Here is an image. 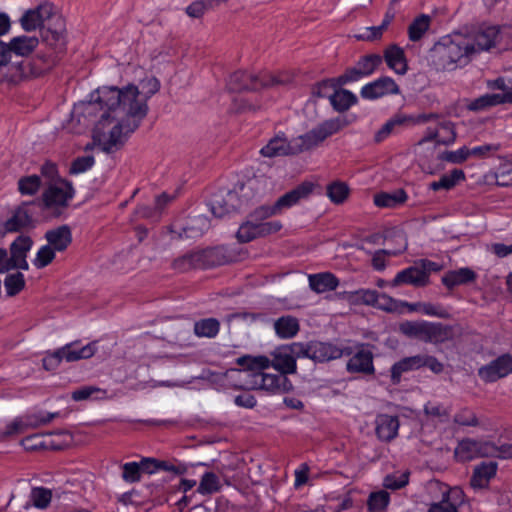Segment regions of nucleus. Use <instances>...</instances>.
Segmentation results:
<instances>
[{"mask_svg": "<svg viewBox=\"0 0 512 512\" xmlns=\"http://www.w3.org/2000/svg\"><path fill=\"white\" fill-rule=\"evenodd\" d=\"M37 201H24L10 211L9 217L1 223L3 234L22 232L36 227L34 207Z\"/></svg>", "mask_w": 512, "mask_h": 512, "instance_id": "nucleus-10", "label": "nucleus"}, {"mask_svg": "<svg viewBox=\"0 0 512 512\" xmlns=\"http://www.w3.org/2000/svg\"><path fill=\"white\" fill-rule=\"evenodd\" d=\"M173 268L184 272L192 268H204L201 251L187 253L173 261Z\"/></svg>", "mask_w": 512, "mask_h": 512, "instance_id": "nucleus-40", "label": "nucleus"}, {"mask_svg": "<svg viewBox=\"0 0 512 512\" xmlns=\"http://www.w3.org/2000/svg\"><path fill=\"white\" fill-rule=\"evenodd\" d=\"M52 499V491L44 487H35L31 490L30 500L36 508L46 509Z\"/></svg>", "mask_w": 512, "mask_h": 512, "instance_id": "nucleus-52", "label": "nucleus"}, {"mask_svg": "<svg viewBox=\"0 0 512 512\" xmlns=\"http://www.w3.org/2000/svg\"><path fill=\"white\" fill-rule=\"evenodd\" d=\"M463 36L472 47V56L482 51H489L491 48L507 50L512 47V29L510 28L483 24Z\"/></svg>", "mask_w": 512, "mask_h": 512, "instance_id": "nucleus-6", "label": "nucleus"}, {"mask_svg": "<svg viewBox=\"0 0 512 512\" xmlns=\"http://www.w3.org/2000/svg\"><path fill=\"white\" fill-rule=\"evenodd\" d=\"M422 368V354L405 357L391 367V382L399 384L403 373Z\"/></svg>", "mask_w": 512, "mask_h": 512, "instance_id": "nucleus-27", "label": "nucleus"}, {"mask_svg": "<svg viewBox=\"0 0 512 512\" xmlns=\"http://www.w3.org/2000/svg\"><path fill=\"white\" fill-rule=\"evenodd\" d=\"M95 163V159L92 155L77 157L71 163L69 173L80 174L91 169Z\"/></svg>", "mask_w": 512, "mask_h": 512, "instance_id": "nucleus-59", "label": "nucleus"}, {"mask_svg": "<svg viewBox=\"0 0 512 512\" xmlns=\"http://www.w3.org/2000/svg\"><path fill=\"white\" fill-rule=\"evenodd\" d=\"M336 86H339L336 83L335 79H325L318 83H315L311 87V95L314 98H324L328 97L332 94L331 92H334Z\"/></svg>", "mask_w": 512, "mask_h": 512, "instance_id": "nucleus-53", "label": "nucleus"}, {"mask_svg": "<svg viewBox=\"0 0 512 512\" xmlns=\"http://www.w3.org/2000/svg\"><path fill=\"white\" fill-rule=\"evenodd\" d=\"M12 54L21 57H28L39 45L37 37L20 35L10 39L8 42Z\"/></svg>", "mask_w": 512, "mask_h": 512, "instance_id": "nucleus-30", "label": "nucleus"}, {"mask_svg": "<svg viewBox=\"0 0 512 512\" xmlns=\"http://www.w3.org/2000/svg\"><path fill=\"white\" fill-rule=\"evenodd\" d=\"M412 123H414V119L412 116L401 113L395 114L375 133L374 140L376 143H380L383 140H385L390 134L395 133L400 128Z\"/></svg>", "mask_w": 512, "mask_h": 512, "instance_id": "nucleus-25", "label": "nucleus"}, {"mask_svg": "<svg viewBox=\"0 0 512 512\" xmlns=\"http://www.w3.org/2000/svg\"><path fill=\"white\" fill-rule=\"evenodd\" d=\"M323 141L324 139L322 138L321 134L319 133V130L316 127L309 131L308 133L301 135L293 140L294 152L295 154H298L303 151L310 150L319 145Z\"/></svg>", "mask_w": 512, "mask_h": 512, "instance_id": "nucleus-36", "label": "nucleus"}, {"mask_svg": "<svg viewBox=\"0 0 512 512\" xmlns=\"http://www.w3.org/2000/svg\"><path fill=\"white\" fill-rule=\"evenodd\" d=\"M77 345L78 341H74L53 352H47L42 360L43 368L47 371H53L59 367L63 360L75 362L81 359H89L97 351V341L90 342L81 348H78Z\"/></svg>", "mask_w": 512, "mask_h": 512, "instance_id": "nucleus-8", "label": "nucleus"}, {"mask_svg": "<svg viewBox=\"0 0 512 512\" xmlns=\"http://www.w3.org/2000/svg\"><path fill=\"white\" fill-rule=\"evenodd\" d=\"M476 279V273L470 268H460L458 270L448 271L442 277V283L452 289L458 285H465Z\"/></svg>", "mask_w": 512, "mask_h": 512, "instance_id": "nucleus-32", "label": "nucleus"}, {"mask_svg": "<svg viewBox=\"0 0 512 512\" xmlns=\"http://www.w3.org/2000/svg\"><path fill=\"white\" fill-rule=\"evenodd\" d=\"M56 252L57 251L48 244L42 246L36 254V258L34 259V265L38 269H42L48 266L55 259Z\"/></svg>", "mask_w": 512, "mask_h": 512, "instance_id": "nucleus-55", "label": "nucleus"}, {"mask_svg": "<svg viewBox=\"0 0 512 512\" xmlns=\"http://www.w3.org/2000/svg\"><path fill=\"white\" fill-rule=\"evenodd\" d=\"M383 60L390 69L399 75H404L408 70L404 50L397 44H390L385 48L382 56Z\"/></svg>", "mask_w": 512, "mask_h": 512, "instance_id": "nucleus-21", "label": "nucleus"}, {"mask_svg": "<svg viewBox=\"0 0 512 512\" xmlns=\"http://www.w3.org/2000/svg\"><path fill=\"white\" fill-rule=\"evenodd\" d=\"M385 31L386 30L381 25L371 26V27L364 28L361 31V33L357 34L355 37L361 41L373 42V41L380 40Z\"/></svg>", "mask_w": 512, "mask_h": 512, "instance_id": "nucleus-62", "label": "nucleus"}, {"mask_svg": "<svg viewBox=\"0 0 512 512\" xmlns=\"http://www.w3.org/2000/svg\"><path fill=\"white\" fill-rule=\"evenodd\" d=\"M139 462H128L122 465V479L127 483H136L141 480Z\"/></svg>", "mask_w": 512, "mask_h": 512, "instance_id": "nucleus-56", "label": "nucleus"}, {"mask_svg": "<svg viewBox=\"0 0 512 512\" xmlns=\"http://www.w3.org/2000/svg\"><path fill=\"white\" fill-rule=\"evenodd\" d=\"M344 350L331 343L310 341V359L323 363L341 358Z\"/></svg>", "mask_w": 512, "mask_h": 512, "instance_id": "nucleus-18", "label": "nucleus"}, {"mask_svg": "<svg viewBox=\"0 0 512 512\" xmlns=\"http://www.w3.org/2000/svg\"><path fill=\"white\" fill-rule=\"evenodd\" d=\"M202 263L204 268L220 266L230 261L225 254L223 247H215L201 251Z\"/></svg>", "mask_w": 512, "mask_h": 512, "instance_id": "nucleus-39", "label": "nucleus"}, {"mask_svg": "<svg viewBox=\"0 0 512 512\" xmlns=\"http://www.w3.org/2000/svg\"><path fill=\"white\" fill-rule=\"evenodd\" d=\"M497 463H482L475 467L470 484L473 488H484L488 485L491 478L496 475Z\"/></svg>", "mask_w": 512, "mask_h": 512, "instance_id": "nucleus-31", "label": "nucleus"}, {"mask_svg": "<svg viewBox=\"0 0 512 512\" xmlns=\"http://www.w3.org/2000/svg\"><path fill=\"white\" fill-rule=\"evenodd\" d=\"M431 18L426 14L416 17L408 27L409 39L419 41L430 27Z\"/></svg>", "mask_w": 512, "mask_h": 512, "instance_id": "nucleus-42", "label": "nucleus"}, {"mask_svg": "<svg viewBox=\"0 0 512 512\" xmlns=\"http://www.w3.org/2000/svg\"><path fill=\"white\" fill-rule=\"evenodd\" d=\"M293 81V74L287 71L277 74L269 72L252 74L239 70L230 75L227 88L230 92L259 91L261 89L287 87Z\"/></svg>", "mask_w": 512, "mask_h": 512, "instance_id": "nucleus-5", "label": "nucleus"}, {"mask_svg": "<svg viewBox=\"0 0 512 512\" xmlns=\"http://www.w3.org/2000/svg\"><path fill=\"white\" fill-rule=\"evenodd\" d=\"M471 155L470 149L462 147L456 151H445L440 159L454 164H461Z\"/></svg>", "mask_w": 512, "mask_h": 512, "instance_id": "nucleus-60", "label": "nucleus"}, {"mask_svg": "<svg viewBox=\"0 0 512 512\" xmlns=\"http://www.w3.org/2000/svg\"><path fill=\"white\" fill-rule=\"evenodd\" d=\"M273 359L270 360V366L283 376L296 373V361L291 354L286 350L284 345L275 349L272 353Z\"/></svg>", "mask_w": 512, "mask_h": 512, "instance_id": "nucleus-22", "label": "nucleus"}, {"mask_svg": "<svg viewBox=\"0 0 512 512\" xmlns=\"http://www.w3.org/2000/svg\"><path fill=\"white\" fill-rule=\"evenodd\" d=\"M382 64V56L379 54H367L362 56L355 66L366 77L370 76Z\"/></svg>", "mask_w": 512, "mask_h": 512, "instance_id": "nucleus-45", "label": "nucleus"}, {"mask_svg": "<svg viewBox=\"0 0 512 512\" xmlns=\"http://www.w3.org/2000/svg\"><path fill=\"white\" fill-rule=\"evenodd\" d=\"M59 182L50 183L41 196L43 208L50 210L54 217L63 214L75 195V189L70 181L60 179Z\"/></svg>", "mask_w": 512, "mask_h": 512, "instance_id": "nucleus-9", "label": "nucleus"}, {"mask_svg": "<svg viewBox=\"0 0 512 512\" xmlns=\"http://www.w3.org/2000/svg\"><path fill=\"white\" fill-rule=\"evenodd\" d=\"M399 421L397 416L380 415L376 419V434L382 441L389 442L397 436Z\"/></svg>", "mask_w": 512, "mask_h": 512, "instance_id": "nucleus-26", "label": "nucleus"}, {"mask_svg": "<svg viewBox=\"0 0 512 512\" xmlns=\"http://www.w3.org/2000/svg\"><path fill=\"white\" fill-rule=\"evenodd\" d=\"M276 335L281 339H291L300 330V324L296 317L291 315L282 316L273 324Z\"/></svg>", "mask_w": 512, "mask_h": 512, "instance_id": "nucleus-29", "label": "nucleus"}, {"mask_svg": "<svg viewBox=\"0 0 512 512\" xmlns=\"http://www.w3.org/2000/svg\"><path fill=\"white\" fill-rule=\"evenodd\" d=\"M4 286L7 296L13 297L19 294L25 287L24 275L21 272H16L6 276Z\"/></svg>", "mask_w": 512, "mask_h": 512, "instance_id": "nucleus-46", "label": "nucleus"}, {"mask_svg": "<svg viewBox=\"0 0 512 512\" xmlns=\"http://www.w3.org/2000/svg\"><path fill=\"white\" fill-rule=\"evenodd\" d=\"M264 157H276L285 155H294L293 141L288 142L284 136L277 135L269 140V142L260 150Z\"/></svg>", "mask_w": 512, "mask_h": 512, "instance_id": "nucleus-24", "label": "nucleus"}, {"mask_svg": "<svg viewBox=\"0 0 512 512\" xmlns=\"http://www.w3.org/2000/svg\"><path fill=\"white\" fill-rule=\"evenodd\" d=\"M329 100L336 111L344 112L357 102V97L349 90L335 89L329 96Z\"/></svg>", "mask_w": 512, "mask_h": 512, "instance_id": "nucleus-35", "label": "nucleus"}, {"mask_svg": "<svg viewBox=\"0 0 512 512\" xmlns=\"http://www.w3.org/2000/svg\"><path fill=\"white\" fill-rule=\"evenodd\" d=\"M363 77H366L362 72L354 65L353 67H350L346 69V71L336 78V83L339 86L345 85L350 82H355Z\"/></svg>", "mask_w": 512, "mask_h": 512, "instance_id": "nucleus-64", "label": "nucleus"}, {"mask_svg": "<svg viewBox=\"0 0 512 512\" xmlns=\"http://www.w3.org/2000/svg\"><path fill=\"white\" fill-rule=\"evenodd\" d=\"M407 200V194L403 189L392 193L381 192L374 195V204L378 207L395 208Z\"/></svg>", "mask_w": 512, "mask_h": 512, "instance_id": "nucleus-33", "label": "nucleus"}, {"mask_svg": "<svg viewBox=\"0 0 512 512\" xmlns=\"http://www.w3.org/2000/svg\"><path fill=\"white\" fill-rule=\"evenodd\" d=\"M62 25L56 30L43 32V44L47 52L40 51L31 60L11 63L12 51L8 42L0 40V82L17 84L28 77H38L55 67L65 54V41L61 33Z\"/></svg>", "mask_w": 512, "mask_h": 512, "instance_id": "nucleus-2", "label": "nucleus"}, {"mask_svg": "<svg viewBox=\"0 0 512 512\" xmlns=\"http://www.w3.org/2000/svg\"><path fill=\"white\" fill-rule=\"evenodd\" d=\"M222 3V0H198L186 8V13L192 18H200L205 11L214 8Z\"/></svg>", "mask_w": 512, "mask_h": 512, "instance_id": "nucleus-50", "label": "nucleus"}, {"mask_svg": "<svg viewBox=\"0 0 512 512\" xmlns=\"http://www.w3.org/2000/svg\"><path fill=\"white\" fill-rule=\"evenodd\" d=\"M278 214L274 205H262L252 211L247 217L251 219V221L256 222V224H267L268 221H265L271 216Z\"/></svg>", "mask_w": 512, "mask_h": 512, "instance_id": "nucleus-57", "label": "nucleus"}, {"mask_svg": "<svg viewBox=\"0 0 512 512\" xmlns=\"http://www.w3.org/2000/svg\"><path fill=\"white\" fill-rule=\"evenodd\" d=\"M220 329V323L216 318H205L196 321L194 324V333L198 337L214 338Z\"/></svg>", "mask_w": 512, "mask_h": 512, "instance_id": "nucleus-41", "label": "nucleus"}, {"mask_svg": "<svg viewBox=\"0 0 512 512\" xmlns=\"http://www.w3.org/2000/svg\"><path fill=\"white\" fill-rule=\"evenodd\" d=\"M44 237L48 245L57 252L65 251L72 243V233L68 225H61L57 228L50 229L46 231Z\"/></svg>", "mask_w": 512, "mask_h": 512, "instance_id": "nucleus-23", "label": "nucleus"}, {"mask_svg": "<svg viewBox=\"0 0 512 512\" xmlns=\"http://www.w3.org/2000/svg\"><path fill=\"white\" fill-rule=\"evenodd\" d=\"M212 214L222 218L226 214L238 210L241 207L237 192L228 191L225 195H215L209 203Z\"/></svg>", "mask_w": 512, "mask_h": 512, "instance_id": "nucleus-15", "label": "nucleus"}, {"mask_svg": "<svg viewBox=\"0 0 512 512\" xmlns=\"http://www.w3.org/2000/svg\"><path fill=\"white\" fill-rule=\"evenodd\" d=\"M308 280L311 290L318 294L335 290L339 284L338 278L330 272L311 274Z\"/></svg>", "mask_w": 512, "mask_h": 512, "instance_id": "nucleus-28", "label": "nucleus"}, {"mask_svg": "<svg viewBox=\"0 0 512 512\" xmlns=\"http://www.w3.org/2000/svg\"><path fill=\"white\" fill-rule=\"evenodd\" d=\"M349 195V187L344 182L335 181L327 186V196L335 204H341Z\"/></svg>", "mask_w": 512, "mask_h": 512, "instance_id": "nucleus-49", "label": "nucleus"}, {"mask_svg": "<svg viewBox=\"0 0 512 512\" xmlns=\"http://www.w3.org/2000/svg\"><path fill=\"white\" fill-rule=\"evenodd\" d=\"M472 47L461 34L444 37L437 42L430 52L431 62L439 71H453L468 64L473 57Z\"/></svg>", "mask_w": 512, "mask_h": 512, "instance_id": "nucleus-4", "label": "nucleus"}, {"mask_svg": "<svg viewBox=\"0 0 512 512\" xmlns=\"http://www.w3.org/2000/svg\"><path fill=\"white\" fill-rule=\"evenodd\" d=\"M478 441L473 439H464L460 441L455 448V457L461 462H467L477 457Z\"/></svg>", "mask_w": 512, "mask_h": 512, "instance_id": "nucleus-43", "label": "nucleus"}, {"mask_svg": "<svg viewBox=\"0 0 512 512\" xmlns=\"http://www.w3.org/2000/svg\"><path fill=\"white\" fill-rule=\"evenodd\" d=\"M409 472L389 474L384 478L383 485L387 489L397 490L408 484Z\"/></svg>", "mask_w": 512, "mask_h": 512, "instance_id": "nucleus-58", "label": "nucleus"}, {"mask_svg": "<svg viewBox=\"0 0 512 512\" xmlns=\"http://www.w3.org/2000/svg\"><path fill=\"white\" fill-rule=\"evenodd\" d=\"M33 246V240L30 236L21 234L9 246V260L11 267L27 271L29 264L27 255Z\"/></svg>", "mask_w": 512, "mask_h": 512, "instance_id": "nucleus-13", "label": "nucleus"}, {"mask_svg": "<svg viewBox=\"0 0 512 512\" xmlns=\"http://www.w3.org/2000/svg\"><path fill=\"white\" fill-rule=\"evenodd\" d=\"M282 228L279 221H270L267 224H256L247 217V220L242 223L236 233V237L241 243H247L257 237L266 236L278 232Z\"/></svg>", "mask_w": 512, "mask_h": 512, "instance_id": "nucleus-11", "label": "nucleus"}, {"mask_svg": "<svg viewBox=\"0 0 512 512\" xmlns=\"http://www.w3.org/2000/svg\"><path fill=\"white\" fill-rule=\"evenodd\" d=\"M512 372V355L502 354L478 369L479 377L486 383L495 382Z\"/></svg>", "mask_w": 512, "mask_h": 512, "instance_id": "nucleus-12", "label": "nucleus"}, {"mask_svg": "<svg viewBox=\"0 0 512 512\" xmlns=\"http://www.w3.org/2000/svg\"><path fill=\"white\" fill-rule=\"evenodd\" d=\"M462 495L463 492L458 488L446 491L442 494L441 501L430 505L428 512H458L456 505L450 499L458 500Z\"/></svg>", "mask_w": 512, "mask_h": 512, "instance_id": "nucleus-34", "label": "nucleus"}, {"mask_svg": "<svg viewBox=\"0 0 512 512\" xmlns=\"http://www.w3.org/2000/svg\"><path fill=\"white\" fill-rule=\"evenodd\" d=\"M463 180H465L464 171L461 169H453L449 174L442 175L438 181L431 182L429 188L433 191L441 189L450 190Z\"/></svg>", "mask_w": 512, "mask_h": 512, "instance_id": "nucleus-37", "label": "nucleus"}, {"mask_svg": "<svg viewBox=\"0 0 512 512\" xmlns=\"http://www.w3.org/2000/svg\"><path fill=\"white\" fill-rule=\"evenodd\" d=\"M403 284L413 285L415 287L426 286V275L417 262L414 266H410L398 272L390 283L391 287H397Z\"/></svg>", "mask_w": 512, "mask_h": 512, "instance_id": "nucleus-20", "label": "nucleus"}, {"mask_svg": "<svg viewBox=\"0 0 512 512\" xmlns=\"http://www.w3.org/2000/svg\"><path fill=\"white\" fill-rule=\"evenodd\" d=\"M19 21L26 32L35 31L37 28L41 30L44 26L36 8L25 11Z\"/></svg>", "mask_w": 512, "mask_h": 512, "instance_id": "nucleus-48", "label": "nucleus"}, {"mask_svg": "<svg viewBox=\"0 0 512 512\" xmlns=\"http://www.w3.org/2000/svg\"><path fill=\"white\" fill-rule=\"evenodd\" d=\"M399 93V86L391 77L388 76L380 77L379 79L364 85L360 91L361 97L369 100Z\"/></svg>", "mask_w": 512, "mask_h": 512, "instance_id": "nucleus-14", "label": "nucleus"}, {"mask_svg": "<svg viewBox=\"0 0 512 512\" xmlns=\"http://www.w3.org/2000/svg\"><path fill=\"white\" fill-rule=\"evenodd\" d=\"M286 350L291 354L293 359L298 358H309L310 359V342H293L291 344L284 345Z\"/></svg>", "mask_w": 512, "mask_h": 512, "instance_id": "nucleus-61", "label": "nucleus"}, {"mask_svg": "<svg viewBox=\"0 0 512 512\" xmlns=\"http://www.w3.org/2000/svg\"><path fill=\"white\" fill-rule=\"evenodd\" d=\"M36 9H37L40 19L44 25L43 28L41 29V39L43 40V32L45 30L50 29V28L52 30H56L58 25H60V21H61L62 28L60 31H61L62 36L65 41V50H66L67 49V39H66V34H65L64 19L56 13L55 7L51 3H48V2L42 3L39 6H37Z\"/></svg>", "mask_w": 512, "mask_h": 512, "instance_id": "nucleus-17", "label": "nucleus"}, {"mask_svg": "<svg viewBox=\"0 0 512 512\" xmlns=\"http://www.w3.org/2000/svg\"><path fill=\"white\" fill-rule=\"evenodd\" d=\"M500 104H505L503 93L485 94L471 101L467 108L470 111L479 112Z\"/></svg>", "mask_w": 512, "mask_h": 512, "instance_id": "nucleus-38", "label": "nucleus"}, {"mask_svg": "<svg viewBox=\"0 0 512 512\" xmlns=\"http://www.w3.org/2000/svg\"><path fill=\"white\" fill-rule=\"evenodd\" d=\"M389 501V493L385 490H380L369 495L367 506L371 512H380L387 508Z\"/></svg>", "mask_w": 512, "mask_h": 512, "instance_id": "nucleus-47", "label": "nucleus"}, {"mask_svg": "<svg viewBox=\"0 0 512 512\" xmlns=\"http://www.w3.org/2000/svg\"><path fill=\"white\" fill-rule=\"evenodd\" d=\"M373 353L362 346L347 362L346 369L349 373L372 375L375 373Z\"/></svg>", "mask_w": 512, "mask_h": 512, "instance_id": "nucleus-16", "label": "nucleus"}, {"mask_svg": "<svg viewBox=\"0 0 512 512\" xmlns=\"http://www.w3.org/2000/svg\"><path fill=\"white\" fill-rule=\"evenodd\" d=\"M314 185L310 182H304L298 185L293 190L285 193L273 204L278 214L282 210L292 207L297 204L301 199L306 198L313 190Z\"/></svg>", "mask_w": 512, "mask_h": 512, "instance_id": "nucleus-19", "label": "nucleus"}, {"mask_svg": "<svg viewBox=\"0 0 512 512\" xmlns=\"http://www.w3.org/2000/svg\"><path fill=\"white\" fill-rule=\"evenodd\" d=\"M160 89L155 77L145 78L140 88L128 85L123 89L103 87L95 101L83 103L72 112L87 127L94 123L93 139L106 153L121 148L140 126L148 113L147 101Z\"/></svg>", "mask_w": 512, "mask_h": 512, "instance_id": "nucleus-1", "label": "nucleus"}, {"mask_svg": "<svg viewBox=\"0 0 512 512\" xmlns=\"http://www.w3.org/2000/svg\"><path fill=\"white\" fill-rule=\"evenodd\" d=\"M41 186V179L38 175L22 177L18 180V190L22 195H35Z\"/></svg>", "mask_w": 512, "mask_h": 512, "instance_id": "nucleus-51", "label": "nucleus"}, {"mask_svg": "<svg viewBox=\"0 0 512 512\" xmlns=\"http://www.w3.org/2000/svg\"><path fill=\"white\" fill-rule=\"evenodd\" d=\"M221 484L218 476L213 472H206L202 475L197 492L202 495H211L219 492Z\"/></svg>", "mask_w": 512, "mask_h": 512, "instance_id": "nucleus-44", "label": "nucleus"}, {"mask_svg": "<svg viewBox=\"0 0 512 512\" xmlns=\"http://www.w3.org/2000/svg\"><path fill=\"white\" fill-rule=\"evenodd\" d=\"M399 330L405 336L425 343L439 344L453 338V327L442 323L405 321L400 324Z\"/></svg>", "mask_w": 512, "mask_h": 512, "instance_id": "nucleus-7", "label": "nucleus"}, {"mask_svg": "<svg viewBox=\"0 0 512 512\" xmlns=\"http://www.w3.org/2000/svg\"><path fill=\"white\" fill-rule=\"evenodd\" d=\"M454 422L461 426H478L479 421L474 412L463 409L454 416Z\"/></svg>", "mask_w": 512, "mask_h": 512, "instance_id": "nucleus-63", "label": "nucleus"}, {"mask_svg": "<svg viewBox=\"0 0 512 512\" xmlns=\"http://www.w3.org/2000/svg\"><path fill=\"white\" fill-rule=\"evenodd\" d=\"M239 366L245 367L244 372L250 380L243 388L261 389L270 393H285L293 388L287 376L281 374L264 373L263 370L270 367V359L266 356L244 355L236 360Z\"/></svg>", "mask_w": 512, "mask_h": 512, "instance_id": "nucleus-3", "label": "nucleus"}, {"mask_svg": "<svg viewBox=\"0 0 512 512\" xmlns=\"http://www.w3.org/2000/svg\"><path fill=\"white\" fill-rule=\"evenodd\" d=\"M376 308L386 311V312H400L401 311V303L400 301L388 296L384 293L377 294V301L375 303Z\"/></svg>", "mask_w": 512, "mask_h": 512, "instance_id": "nucleus-54", "label": "nucleus"}]
</instances>
